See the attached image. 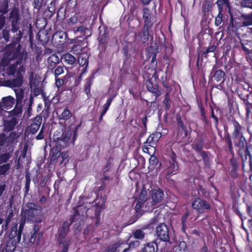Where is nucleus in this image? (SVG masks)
Returning <instances> with one entry per match:
<instances>
[{"label": "nucleus", "instance_id": "nucleus-27", "mask_svg": "<svg viewBox=\"0 0 252 252\" xmlns=\"http://www.w3.org/2000/svg\"><path fill=\"white\" fill-rule=\"evenodd\" d=\"M161 133L158 131H156L153 133L147 139L144 144H149V146L152 148H155L157 145V143L161 137Z\"/></svg>", "mask_w": 252, "mask_h": 252}, {"label": "nucleus", "instance_id": "nucleus-21", "mask_svg": "<svg viewBox=\"0 0 252 252\" xmlns=\"http://www.w3.org/2000/svg\"><path fill=\"white\" fill-rule=\"evenodd\" d=\"M22 234V233L17 232V225L11 228L9 234V238L11 241L12 244L14 246L13 249H15L16 246L20 243L21 239Z\"/></svg>", "mask_w": 252, "mask_h": 252}, {"label": "nucleus", "instance_id": "nucleus-16", "mask_svg": "<svg viewBox=\"0 0 252 252\" xmlns=\"http://www.w3.org/2000/svg\"><path fill=\"white\" fill-rule=\"evenodd\" d=\"M99 37H98V45L102 51H105L107 48L106 44L108 43L109 36V32L107 26H100L98 28Z\"/></svg>", "mask_w": 252, "mask_h": 252}, {"label": "nucleus", "instance_id": "nucleus-10", "mask_svg": "<svg viewBox=\"0 0 252 252\" xmlns=\"http://www.w3.org/2000/svg\"><path fill=\"white\" fill-rule=\"evenodd\" d=\"M42 237L43 232L40 231V226L37 224H34L29 233L24 234L23 242L28 245H31L35 243L38 245Z\"/></svg>", "mask_w": 252, "mask_h": 252}, {"label": "nucleus", "instance_id": "nucleus-6", "mask_svg": "<svg viewBox=\"0 0 252 252\" xmlns=\"http://www.w3.org/2000/svg\"><path fill=\"white\" fill-rule=\"evenodd\" d=\"M22 62V58L18 59L16 62L10 64L5 69V73L8 76H13L12 79H17V85L21 87L24 83V74L26 71L25 66L20 65Z\"/></svg>", "mask_w": 252, "mask_h": 252}, {"label": "nucleus", "instance_id": "nucleus-22", "mask_svg": "<svg viewBox=\"0 0 252 252\" xmlns=\"http://www.w3.org/2000/svg\"><path fill=\"white\" fill-rule=\"evenodd\" d=\"M157 219L156 218H154L153 219L151 222L148 224L146 226H143L141 229H136L133 231L132 234V236L133 238L137 240H142L144 238L145 236V233L143 231V230L149 228L151 224H153L156 221H157Z\"/></svg>", "mask_w": 252, "mask_h": 252}, {"label": "nucleus", "instance_id": "nucleus-56", "mask_svg": "<svg viewBox=\"0 0 252 252\" xmlns=\"http://www.w3.org/2000/svg\"><path fill=\"white\" fill-rule=\"evenodd\" d=\"M223 14L222 11H219L217 16L215 18V24L217 26H219L222 22Z\"/></svg>", "mask_w": 252, "mask_h": 252}, {"label": "nucleus", "instance_id": "nucleus-32", "mask_svg": "<svg viewBox=\"0 0 252 252\" xmlns=\"http://www.w3.org/2000/svg\"><path fill=\"white\" fill-rule=\"evenodd\" d=\"M205 145V142L203 138L201 137L197 139L195 142L192 145V148L197 153H200L203 152V148Z\"/></svg>", "mask_w": 252, "mask_h": 252}, {"label": "nucleus", "instance_id": "nucleus-60", "mask_svg": "<svg viewBox=\"0 0 252 252\" xmlns=\"http://www.w3.org/2000/svg\"><path fill=\"white\" fill-rule=\"evenodd\" d=\"M55 84L58 88L61 87L64 84H65V76L63 78L55 77Z\"/></svg>", "mask_w": 252, "mask_h": 252}, {"label": "nucleus", "instance_id": "nucleus-41", "mask_svg": "<svg viewBox=\"0 0 252 252\" xmlns=\"http://www.w3.org/2000/svg\"><path fill=\"white\" fill-rule=\"evenodd\" d=\"M241 18L243 20L242 22V25L243 26H249L252 25V14L247 15L242 14Z\"/></svg>", "mask_w": 252, "mask_h": 252}, {"label": "nucleus", "instance_id": "nucleus-11", "mask_svg": "<svg viewBox=\"0 0 252 252\" xmlns=\"http://www.w3.org/2000/svg\"><path fill=\"white\" fill-rule=\"evenodd\" d=\"M164 168L166 174V179H167L177 173L179 166L177 161V156L174 152H171L168 159L165 162Z\"/></svg>", "mask_w": 252, "mask_h": 252}, {"label": "nucleus", "instance_id": "nucleus-26", "mask_svg": "<svg viewBox=\"0 0 252 252\" xmlns=\"http://www.w3.org/2000/svg\"><path fill=\"white\" fill-rule=\"evenodd\" d=\"M126 244L125 241H119L107 247L103 252H119Z\"/></svg>", "mask_w": 252, "mask_h": 252}, {"label": "nucleus", "instance_id": "nucleus-34", "mask_svg": "<svg viewBox=\"0 0 252 252\" xmlns=\"http://www.w3.org/2000/svg\"><path fill=\"white\" fill-rule=\"evenodd\" d=\"M237 27L235 20L233 18L232 15L230 16V19L228 25L226 32L228 34L231 35L236 32Z\"/></svg>", "mask_w": 252, "mask_h": 252}, {"label": "nucleus", "instance_id": "nucleus-40", "mask_svg": "<svg viewBox=\"0 0 252 252\" xmlns=\"http://www.w3.org/2000/svg\"><path fill=\"white\" fill-rule=\"evenodd\" d=\"M211 118L215 121V127L217 128L219 124V118L218 117V113H220L221 110L218 107H216L215 110L211 106Z\"/></svg>", "mask_w": 252, "mask_h": 252}, {"label": "nucleus", "instance_id": "nucleus-53", "mask_svg": "<svg viewBox=\"0 0 252 252\" xmlns=\"http://www.w3.org/2000/svg\"><path fill=\"white\" fill-rule=\"evenodd\" d=\"M54 69V74L55 77H57L64 72V65H59L56 66Z\"/></svg>", "mask_w": 252, "mask_h": 252}, {"label": "nucleus", "instance_id": "nucleus-39", "mask_svg": "<svg viewBox=\"0 0 252 252\" xmlns=\"http://www.w3.org/2000/svg\"><path fill=\"white\" fill-rule=\"evenodd\" d=\"M176 121L179 127H180L185 133V136L188 135V131L186 126L182 120L181 116L179 114L176 116Z\"/></svg>", "mask_w": 252, "mask_h": 252}, {"label": "nucleus", "instance_id": "nucleus-2", "mask_svg": "<svg viewBox=\"0 0 252 252\" xmlns=\"http://www.w3.org/2000/svg\"><path fill=\"white\" fill-rule=\"evenodd\" d=\"M164 193L162 189L158 187L152 189L148 196L146 189L143 187L138 197L135 199L136 204L134 209L136 213L152 212L158 204L163 200Z\"/></svg>", "mask_w": 252, "mask_h": 252}, {"label": "nucleus", "instance_id": "nucleus-44", "mask_svg": "<svg viewBox=\"0 0 252 252\" xmlns=\"http://www.w3.org/2000/svg\"><path fill=\"white\" fill-rule=\"evenodd\" d=\"M72 114L71 111L68 109L67 107L64 108L63 111L60 115L59 118L60 120H68L71 118Z\"/></svg>", "mask_w": 252, "mask_h": 252}, {"label": "nucleus", "instance_id": "nucleus-36", "mask_svg": "<svg viewBox=\"0 0 252 252\" xmlns=\"http://www.w3.org/2000/svg\"><path fill=\"white\" fill-rule=\"evenodd\" d=\"M131 50V45L127 44L122 49L123 58L124 63H126L131 58L129 52Z\"/></svg>", "mask_w": 252, "mask_h": 252}, {"label": "nucleus", "instance_id": "nucleus-17", "mask_svg": "<svg viewBox=\"0 0 252 252\" xmlns=\"http://www.w3.org/2000/svg\"><path fill=\"white\" fill-rule=\"evenodd\" d=\"M158 53V49L157 48H154L152 46H150L146 49V60L148 61L150 58H151V61L150 63V67L152 70H155V72H156V69L158 65L157 56Z\"/></svg>", "mask_w": 252, "mask_h": 252}, {"label": "nucleus", "instance_id": "nucleus-49", "mask_svg": "<svg viewBox=\"0 0 252 252\" xmlns=\"http://www.w3.org/2000/svg\"><path fill=\"white\" fill-rule=\"evenodd\" d=\"M187 243L185 241L180 242L175 249V252H188Z\"/></svg>", "mask_w": 252, "mask_h": 252}, {"label": "nucleus", "instance_id": "nucleus-54", "mask_svg": "<svg viewBox=\"0 0 252 252\" xmlns=\"http://www.w3.org/2000/svg\"><path fill=\"white\" fill-rule=\"evenodd\" d=\"M241 45L243 50L247 55L252 54V50H250L247 47V46L249 45L248 43H245L244 41H241Z\"/></svg>", "mask_w": 252, "mask_h": 252}, {"label": "nucleus", "instance_id": "nucleus-42", "mask_svg": "<svg viewBox=\"0 0 252 252\" xmlns=\"http://www.w3.org/2000/svg\"><path fill=\"white\" fill-rule=\"evenodd\" d=\"M9 1L10 0H0V13L3 15L8 12Z\"/></svg>", "mask_w": 252, "mask_h": 252}, {"label": "nucleus", "instance_id": "nucleus-18", "mask_svg": "<svg viewBox=\"0 0 252 252\" xmlns=\"http://www.w3.org/2000/svg\"><path fill=\"white\" fill-rule=\"evenodd\" d=\"M142 18L144 21L143 26L152 28L154 23L157 21L156 17L148 7L142 9Z\"/></svg>", "mask_w": 252, "mask_h": 252}, {"label": "nucleus", "instance_id": "nucleus-50", "mask_svg": "<svg viewBox=\"0 0 252 252\" xmlns=\"http://www.w3.org/2000/svg\"><path fill=\"white\" fill-rule=\"evenodd\" d=\"M88 31H89V29L88 28L83 26H80L77 29L76 32L80 33L83 36L85 37L83 40H86L87 37L89 36V35H86V32Z\"/></svg>", "mask_w": 252, "mask_h": 252}, {"label": "nucleus", "instance_id": "nucleus-4", "mask_svg": "<svg viewBox=\"0 0 252 252\" xmlns=\"http://www.w3.org/2000/svg\"><path fill=\"white\" fill-rule=\"evenodd\" d=\"M81 125L82 122H80L79 124L76 126L72 129V132L70 129L63 132L62 134H61V133L59 132L58 133L55 132L54 134L53 139L54 141L56 142V145L55 147L53 148L52 149V153L51 154L52 160H56L58 158L60 157L61 149L67 146L71 138L72 133L73 135L72 141L74 142L76 140V137L77 136L78 130L81 126Z\"/></svg>", "mask_w": 252, "mask_h": 252}, {"label": "nucleus", "instance_id": "nucleus-45", "mask_svg": "<svg viewBox=\"0 0 252 252\" xmlns=\"http://www.w3.org/2000/svg\"><path fill=\"white\" fill-rule=\"evenodd\" d=\"M212 7V3L209 1H205L203 3L202 11L205 16H207L209 14V11H210Z\"/></svg>", "mask_w": 252, "mask_h": 252}, {"label": "nucleus", "instance_id": "nucleus-61", "mask_svg": "<svg viewBox=\"0 0 252 252\" xmlns=\"http://www.w3.org/2000/svg\"><path fill=\"white\" fill-rule=\"evenodd\" d=\"M10 156L9 153H4L0 155V164L7 162Z\"/></svg>", "mask_w": 252, "mask_h": 252}, {"label": "nucleus", "instance_id": "nucleus-64", "mask_svg": "<svg viewBox=\"0 0 252 252\" xmlns=\"http://www.w3.org/2000/svg\"><path fill=\"white\" fill-rule=\"evenodd\" d=\"M246 117L249 118L251 115L252 116V113L251 110L252 109V103L249 102L246 103Z\"/></svg>", "mask_w": 252, "mask_h": 252}, {"label": "nucleus", "instance_id": "nucleus-5", "mask_svg": "<svg viewBox=\"0 0 252 252\" xmlns=\"http://www.w3.org/2000/svg\"><path fill=\"white\" fill-rule=\"evenodd\" d=\"M98 204H95L94 206L87 208L84 205H77L73 208L74 214L71 216L69 220L71 223H73L75 219H80L83 220L87 217H90L95 219V224L97 225L100 221V216L101 212V209H98Z\"/></svg>", "mask_w": 252, "mask_h": 252}, {"label": "nucleus", "instance_id": "nucleus-24", "mask_svg": "<svg viewBox=\"0 0 252 252\" xmlns=\"http://www.w3.org/2000/svg\"><path fill=\"white\" fill-rule=\"evenodd\" d=\"M42 121L41 116L37 115L32 119V123L28 127V130L32 134L35 133L39 129Z\"/></svg>", "mask_w": 252, "mask_h": 252}, {"label": "nucleus", "instance_id": "nucleus-25", "mask_svg": "<svg viewBox=\"0 0 252 252\" xmlns=\"http://www.w3.org/2000/svg\"><path fill=\"white\" fill-rule=\"evenodd\" d=\"M146 85L147 90L156 96L155 100L160 96L161 92L158 85L154 84L151 80L148 79L146 81Z\"/></svg>", "mask_w": 252, "mask_h": 252}, {"label": "nucleus", "instance_id": "nucleus-13", "mask_svg": "<svg viewBox=\"0 0 252 252\" xmlns=\"http://www.w3.org/2000/svg\"><path fill=\"white\" fill-rule=\"evenodd\" d=\"M225 72L221 69H219L217 65H213L209 75V82H216L219 83L218 85L213 86L218 89H221L223 88L224 82Z\"/></svg>", "mask_w": 252, "mask_h": 252}, {"label": "nucleus", "instance_id": "nucleus-46", "mask_svg": "<svg viewBox=\"0 0 252 252\" xmlns=\"http://www.w3.org/2000/svg\"><path fill=\"white\" fill-rule=\"evenodd\" d=\"M93 79L91 77L88 78L86 79V83L84 85V90L88 96L91 94V87L92 85Z\"/></svg>", "mask_w": 252, "mask_h": 252}, {"label": "nucleus", "instance_id": "nucleus-28", "mask_svg": "<svg viewBox=\"0 0 252 252\" xmlns=\"http://www.w3.org/2000/svg\"><path fill=\"white\" fill-rule=\"evenodd\" d=\"M14 104V98L10 96H7L2 98L1 101L0 102V111L3 110V108L6 109H9Z\"/></svg>", "mask_w": 252, "mask_h": 252}, {"label": "nucleus", "instance_id": "nucleus-37", "mask_svg": "<svg viewBox=\"0 0 252 252\" xmlns=\"http://www.w3.org/2000/svg\"><path fill=\"white\" fill-rule=\"evenodd\" d=\"M202 158L205 167L210 166V153L208 151H204L199 153Z\"/></svg>", "mask_w": 252, "mask_h": 252}, {"label": "nucleus", "instance_id": "nucleus-7", "mask_svg": "<svg viewBox=\"0 0 252 252\" xmlns=\"http://www.w3.org/2000/svg\"><path fill=\"white\" fill-rule=\"evenodd\" d=\"M223 141L225 142L227 145L228 151L231 155H232V158L230 159V162L231 165L230 171V176L233 179L239 178L238 171V162L234 157V152L233 148L231 137L227 130H225Z\"/></svg>", "mask_w": 252, "mask_h": 252}, {"label": "nucleus", "instance_id": "nucleus-20", "mask_svg": "<svg viewBox=\"0 0 252 252\" xmlns=\"http://www.w3.org/2000/svg\"><path fill=\"white\" fill-rule=\"evenodd\" d=\"M217 48V46L215 45V44H210L209 47L202 53L201 57H200V55L198 53L197 57V61H196V66L197 69H199V65L201 66L202 63L203 58H207L208 54L210 53H213L215 55V53L214 52L215 50H216Z\"/></svg>", "mask_w": 252, "mask_h": 252}, {"label": "nucleus", "instance_id": "nucleus-1", "mask_svg": "<svg viewBox=\"0 0 252 252\" xmlns=\"http://www.w3.org/2000/svg\"><path fill=\"white\" fill-rule=\"evenodd\" d=\"M230 122L233 126L232 138L233 140L235 147L237 148L236 152L241 159L243 168H244L246 164L251 166L252 164V144H248L244 136L245 128L234 118H232L230 120Z\"/></svg>", "mask_w": 252, "mask_h": 252}, {"label": "nucleus", "instance_id": "nucleus-63", "mask_svg": "<svg viewBox=\"0 0 252 252\" xmlns=\"http://www.w3.org/2000/svg\"><path fill=\"white\" fill-rule=\"evenodd\" d=\"M43 0H33V6L34 9L39 10L43 4Z\"/></svg>", "mask_w": 252, "mask_h": 252}, {"label": "nucleus", "instance_id": "nucleus-62", "mask_svg": "<svg viewBox=\"0 0 252 252\" xmlns=\"http://www.w3.org/2000/svg\"><path fill=\"white\" fill-rule=\"evenodd\" d=\"M60 157L62 158V160L60 162V164H62L64 163L65 164L68 161V160L67 159L68 158V154L67 152H63L61 153Z\"/></svg>", "mask_w": 252, "mask_h": 252}, {"label": "nucleus", "instance_id": "nucleus-51", "mask_svg": "<svg viewBox=\"0 0 252 252\" xmlns=\"http://www.w3.org/2000/svg\"><path fill=\"white\" fill-rule=\"evenodd\" d=\"M26 184L25 187V195H27L29 193L30 190V185L31 183V178L30 175L26 174Z\"/></svg>", "mask_w": 252, "mask_h": 252}, {"label": "nucleus", "instance_id": "nucleus-14", "mask_svg": "<svg viewBox=\"0 0 252 252\" xmlns=\"http://www.w3.org/2000/svg\"><path fill=\"white\" fill-rule=\"evenodd\" d=\"M191 208L198 214L200 215L208 212L210 210L211 206L206 200L201 198L200 196H198L192 201Z\"/></svg>", "mask_w": 252, "mask_h": 252}, {"label": "nucleus", "instance_id": "nucleus-23", "mask_svg": "<svg viewBox=\"0 0 252 252\" xmlns=\"http://www.w3.org/2000/svg\"><path fill=\"white\" fill-rule=\"evenodd\" d=\"M67 34L63 31H58L52 37V41L57 45L63 44L66 40Z\"/></svg>", "mask_w": 252, "mask_h": 252}, {"label": "nucleus", "instance_id": "nucleus-8", "mask_svg": "<svg viewBox=\"0 0 252 252\" xmlns=\"http://www.w3.org/2000/svg\"><path fill=\"white\" fill-rule=\"evenodd\" d=\"M72 224L71 220L69 222L67 220H65L63 222L62 226L58 228L55 236L59 248L69 246L71 240L66 236L70 231L69 227Z\"/></svg>", "mask_w": 252, "mask_h": 252}, {"label": "nucleus", "instance_id": "nucleus-31", "mask_svg": "<svg viewBox=\"0 0 252 252\" xmlns=\"http://www.w3.org/2000/svg\"><path fill=\"white\" fill-rule=\"evenodd\" d=\"M158 245L155 241L147 243L144 245L141 249V252H157Z\"/></svg>", "mask_w": 252, "mask_h": 252}, {"label": "nucleus", "instance_id": "nucleus-30", "mask_svg": "<svg viewBox=\"0 0 252 252\" xmlns=\"http://www.w3.org/2000/svg\"><path fill=\"white\" fill-rule=\"evenodd\" d=\"M48 68L53 72V70L60 63V59L59 57L56 54H53L47 59Z\"/></svg>", "mask_w": 252, "mask_h": 252}, {"label": "nucleus", "instance_id": "nucleus-29", "mask_svg": "<svg viewBox=\"0 0 252 252\" xmlns=\"http://www.w3.org/2000/svg\"><path fill=\"white\" fill-rule=\"evenodd\" d=\"M230 195L233 201V204H237L238 203L240 194L238 187L235 185L234 181L230 183Z\"/></svg>", "mask_w": 252, "mask_h": 252}, {"label": "nucleus", "instance_id": "nucleus-52", "mask_svg": "<svg viewBox=\"0 0 252 252\" xmlns=\"http://www.w3.org/2000/svg\"><path fill=\"white\" fill-rule=\"evenodd\" d=\"M235 204H233L232 209L233 211L239 217L241 221H243L245 220L246 219V218L243 216L242 213L240 212L239 208L236 206Z\"/></svg>", "mask_w": 252, "mask_h": 252}, {"label": "nucleus", "instance_id": "nucleus-47", "mask_svg": "<svg viewBox=\"0 0 252 252\" xmlns=\"http://www.w3.org/2000/svg\"><path fill=\"white\" fill-rule=\"evenodd\" d=\"M19 88H15L13 89L16 94V97L17 102H21L24 97V91Z\"/></svg>", "mask_w": 252, "mask_h": 252}, {"label": "nucleus", "instance_id": "nucleus-15", "mask_svg": "<svg viewBox=\"0 0 252 252\" xmlns=\"http://www.w3.org/2000/svg\"><path fill=\"white\" fill-rule=\"evenodd\" d=\"M156 234L159 240L168 242L170 241L169 230L165 223H160L156 228Z\"/></svg>", "mask_w": 252, "mask_h": 252}, {"label": "nucleus", "instance_id": "nucleus-33", "mask_svg": "<svg viewBox=\"0 0 252 252\" xmlns=\"http://www.w3.org/2000/svg\"><path fill=\"white\" fill-rule=\"evenodd\" d=\"M17 79H7L6 80H2V79H0V86H3L8 87L11 89L15 88H19L17 85Z\"/></svg>", "mask_w": 252, "mask_h": 252}, {"label": "nucleus", "instance_id": "nucleus-3", "mask_svg": "<svg viewBox=\"0 0 252 252\" xmlns=\"http://www.w3.org/2000/svg\"><path fill=\"white\" fill-rule=\"evenodd\" d=\"M20 10L17 6L14 5L9 13L8 21L11 24V32L13 33H17L16 36H13L12 42L9 44V48L15 52L14 57L16 58L20 53L21 45L19 43L22 37V32L20 31Z\"/></svg>", "mask_w": 252, "mask_h": 252}, {"label": "nucleus", "instance_id": "nucleus-43", "mask_svg": "<svg viewBox=\"0 0 252 252\" xmlns=\"http://www.w3.org/2000/svg\"><path fill=\"white\" fill-rule=\"evenodd\" d=\"M163 104L165 107V110L168 111L171 108V101L170 98V94L166 93L163 100Z\"/></svg>", "mask_w": 252, "mask_h": 252}, {"label": "nucleus", "instance_id": "nucleus-55", "mask_svg": "<svg viewBox=\"0 0 252 252\" xmlns=\"http://www.w3.org/2000/svg\"><path fill=\"white\" fill-rule=\"evenodd\" d=\"M10 165L9 163H6L2 165H0V175H4L10 169Z\"/></svg>", "mask_w": 252, "mask_h": 252}, {"label": "nucleus", "instance_id": "nucleus-9", "mask_svg": "<svg viewBox=\"0 0 252 252\" xmlns=\"http://www.w3.org/2000/svg\"><path fill=\"white\" fill-rule=\"evenodd\" d=\"M88 43L86 40H79L75 43L71 49V52L76 55H78V62L81 65L88 64V61L86 57L87 56V52Z\"/></svg>", "mask_w": 252, "mask_h": 252}, {"label": "nucleus", "instance_id": "nucleus-38", "mask_svg": "<svg viewBox=\"0 0 252 252\" xmlns=\"http://www.w3.org/2000/svg\"><path fill=\"white\" fill-rule=\"evenodd\" d=\"M66 80L73 81V83L69 84V86L72 88L77 87L80 84L79 81L76 79V76L75 74H73L71 73H67L66 74Z\"/></svg>", "mask_w": 252, "mask_h": 252}, {"label": "nucleus", "instance_id": "nucleus-19", "mask_svg": "<svg viewBox=\"0 0 252 252\" xmlns=\"http://www.w3.org/2000/svg\"><path fill=\"white\" fill-rule=\"evenodd\" d=\"M152 28L143 26L141 31L138 33V37L139 40L142 43H146L149 39L150 37H151L153 39V31Z\"/></svg>", "mask_w": 252, "mask_h": 252}, {"label": "nucleus", "instance_id": "nucleus-35", "mask_svg": "<svg viewBox=\"0 0 252 252\" xmlns=\"http://www.w3.org/2000/svg\"><path fill=\"white\" fill-rule=\"evenodd\" d=\"M62 59L63 60L64 63L68 65H74L77 61L76 58L69 53L64 54Z\"/></svg>", "mask_w": 252, "mask_h": 252}, {"label": "nucleus", "instance_id": "nucleus-58", "mask_svg": "<svg viewBox=\"0 0 252 252\" xmlns=\"http://www.w3.org/2000/svg\"><path fill=\"white\" fill-rule=\"evenodd\" d=\"M11 30L7 29V27L4 28L2 32V37L4 39L6 42H8L9 40V32Z\"/></svg>", "mask_w": 252, "mask_h": 252}, {"label": "nucleus", "instance_id": "nucleus-59", "mask_svg": "<svg viewBox=\"0 0 252 252\" xmlns=\"http://www.w3.org/2000/svg\"><path fill=\"white\" fill-rule=\"evenodd\" d=\"M78 14L75 13L73 16L70 17L68 20L69 24L74 25L76 24L78 21Z\"/></svg>", "mask_w": 252, "mask_h": 252}, {"label": "nucleus", "instance_id": "nucleus-48", "mask_svg": "<svg viewBox=\"0 0 252 252\" xmlns=\"http://www.w3.org/2000/svg\"><path fill=\"white\" fill-rule=\"evenodd\" d=\"M140 243L139 240H137L130 242L127 248H124L122 252H128L130 251V248H135L140 246Z\"/></svg>", "mask_w": 252, "mask_h": 252}, {"label": "nucleus", "instance_id": "nucleus-12", "mask_svg": "<svg viewBox=\"0 0 252 252\" xmlns=\"http://www.w3.org/2000/svg\"><path fill=\"white\" fill-rule=\"evenodd\" d=\"M40 207L32 203H28L25 210L22 209L21 216L28 221H34L35 217L41 212Z\"/></svg>", "mask_w": 252, "mask_h": 252}, {"label": "nucleus", "instance_id": "nucleus-57", "mask_svg": "<svg viewBox=\"0 0 252 252\" xmlns=\"http://www.w3.org/2000/svg\"><path fill=\"white\" fill-rule=\"evenodd\" d=\"M158 159L154 155H152L149 159V163L153 168L155 167L158 163Z\"/></svg>", "mask_w": 252, "mask_h": 252}]
</instances>
